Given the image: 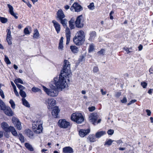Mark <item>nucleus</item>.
I'll list each match as a JSON object with an SVG mask.
<instances>
[{
	"label": "nucleus",
	"mask_w": 153,
	"mask_h": 153,
	"mask_svg": "<svg viewBox=\"0 0 153 153\" xmlns=\"http://www.w3.org/2000/svg\"><path fill=\"white\" fill-rule=\"evenodd\" d=\"M32 90L34 92H36L40 91L41 90L38 88L33 87L32 88Z\"/></svg>",
	"instance_id": "c03bdc74"
},
{
	"label": "nucleus",
	"mask_w": 153,
	"mask_h": 153,
	"mask_svg": "<svg viewBox=\"0 0 153 153\" xmlns=\"http://www.w3.org/2000/svg\"><path fill=\"white\" fill-rule=\"evenodd\" d=\"M18 136L21 143H22L24 142V137L22 134H19Z\"/></svg>",
	"instance_id": "473e14b6"
},
{
	"label": "nucleus",
	"mask_w": 153,
	"mask_h": 153,
	"mask_svg": "<svg viewBox=\"0 0 153 153\" xmlns=\"http://www.w3.org/2000/svg\"><path fill=\"white\" fill-rule=\"evenodd\" d=\"M143 46L142 45H140L138 47L139 50V51H141L143 49Z\"/></svg>",
	"instance_id": "774afa93"
},
{
	"label": "nucleus",
	"mask_w": 153,
	"mask_h": 153,
	"mask_svg": "<svg viewBox=\"0 0 153 153\" xmlns=\"http://www.w3.org/2000/svg\"><path fill=\"white\" fill-rule=\"evenodd\" d=\"M9 103L11 105V107L13 109H15V104L14 101L12 99L10 100Z\"/></svg>",
	"instance_id": "4c0bfd02"
},
{
	"label": "nucleus",
	"mask_w": 153,
	"mask_h": 153,
	"mask_svg": "<svg viewBox=\"0 0 153 153\" xmlns=\"http://www.w3.org/2000/svg\"><path fill=\"white\" fill-rule=\"evenodd\" d=\"M25 34L26 35L29 34L30 32L27 27H26L24 29V30Z\"/></svg>",
	"instance_id": "de8ad7c7"
},
{
	"label": "nucleus",
	"mask_w": 153,
	"mask_h": 153,
	"mask_svg": "<svg viewBox=\"0 0 153 153\" xmlns=\"http://www.w3.org/2000/svg\"><path fill=\"white\" fill-rule=\"evenodd\" d=\"M11 15L13 16L16 19H17L18 17L16 15V14H17V13H15L14 12L10 14Z\"/></svg>",
	"instance_id": "69168bd1"
},
{
	"label": "nucleus",
	"mask_w": 153,
	"mask_h": 153,
	"mask_svg": "<svg viewBox=\"0 0 153 153\" xmlns=\"http://www.w3.org/2000/svg\"><path fill=\"white\" fill-rule=\"evenodd\" d=\"M90 132V130L89 129H81L79 131V134L81 137H84L87 135Z\"/></svg>",
	"instance_id": "ddd939ff"
},
{
	"label": "nucleus",
	"mask_w": 153,
	"mask_h": 153,
	"mask_svg": "<svg viewBox=\"0 0 153 153\" xmlns=\"http://www.w3.org/2000/svg\"><path fill=\"white\" fill-rule=\"evenodd\" d=\"M64 64L63 70L61 71L59 79L58 78L54 79L53 83L51 82L58 89L61 90L65 88L67 84L66 81V76H68L70 73V67L69 62L67 60L64 61Z\"/></svg>",
	"instance_id": "f257e3e1"
},
{
	"label": "nucleus",
	"mask_w": 153,
	"mask_h": 153,
	"mask_svg": "<svg viewBox=\"0 0 153 153\" xmlns=\"http://www.w3.org/2000/svg\"><path fill=\"white\" fill-rule=\"evenodd\" d=\"M39 36V33L38 30L37 29L34 30L33 38L35 39H37Z\"/></svg>",
	"instance_id": "c756f323"
},
{
	"label": "nucleus",
	"mask_w": 153,
	"mask_h": 153,
	"mask_svg": "<svg viewBox=\"0 0 153 153\" xmlns=\"http://www.w3.org/2000/svg\"><path fill=\"white\" fill-rule=\"evenodd\" d=\"M88 8L91 10H93L94 9V3L93 2L91 3L88 6Z\"/></svg>",
	"instance_id": "79ce46f5"
},
{
	"label": "nucleus",
	"mask_w": 153,
	"mask_h": 153,
	"mask_svg": "<svg viewBox=\"0 0 153 153\" xmlns=\"http://www.w3.org/2000/svg\"><path fill=\"white\" fill-rule=\"evenodd\" d=\"M146 113H147V115L148 116H150V115L151 114V112L150 110H149L148 109H146Z\"/></svg>",
	"instance_id": "e2e57ef3"
},
{
	"label": "nucleus",
	"mask_w": 153,
	"mask_h": 153,
	"mask_svg": "<svg viewBox=\"0 0 153 153\" xmlns=\"http://www.w3.org/2000/svg\"><path fill=\"white\" fill-rule=\"evenodd\" d=\"M114 140H112L111 139H109V140H107L105 142L104 145H107L109 146L111 145L112 142H114Z\"/></svg>",
	"instance_id": "7c9ffc66"
},
{
	"label": "nucleus",
	"mask_w": 153,
	"mask_h": 153,
	"mask_svg": "<svg viewBox=\"0 0 153 153\" xmlns=\"http://www.w3.org/2000/svg\"><path fill=\"white\" fill-rule=\"evenodd\" d=\"M127 99L126 97L123 98V99L120 100L121 102L123 103H126L127 102Z\"/></svg>",
	"instance_id": "603ef678"
},
{
	"label": "nucleus",
	"mask_w": 153,
	"mask_h": 153,
	"mask_svg": "<svg viewBox=\"0 0 153 153\" xmlns=\"http://www.w3.org/2000/svg\"><path fill=\"white\" fill-rule=\"evenodd\" d=\"M16 85L17 86V87L19 89L20 91H23V90L25 89V88L22 85H21L18 84H16Z\"/></svg>",
	"instance_id": "a19ab883"
},
{
	"label": "nucleus",
	"mask_w": 153,
	"mask_h": 153,
	"mask_svg": "<svg viewBox=\"0 0 153 153\" xmlns=\"http://www.w3.org/2000/svg\"><path fill=\"white\" fill-rule=\"evenodd\" d=\"M50 87L51 89H48L43 86V88L45 92L50 96L55 97H56L58 94V89L52 83L50 84Z\"/></svg>",
	"instance_id": "f03ea898"
},
{
	"label": "nucleus",
	"mask_w": 153,
	"mask_h": 153,
	"mask_svg": "<svg viewBox=\"0 0 153 153\" xmlns=\"http://www.w3.org/2000/svg\"><path fill=\"white\" fill-rule=\"evenodd\" d=\"M116 142L117 143L119 144L123 143L122 140H120L116 141Z\"/></svg>",
	"instance_id": "338daca9"
},
{
	"label": "nucleus",
	"mask_w": 153,
	"mask_h": 153,
	"mask_svg": "<svg viewBox=\"0 0 153 153\" xmlns=\"http://www.w3.org/2000/svg\"><path fill=\"white\" fill-rule=\"evenodd\" d=\"M23 104L27 107H30V105L28 101L25 98L22 99Z\"/></svg>",
	"instance_id": "c85d7f7f"
},
{
	"label": "nucleus",
	"mask_w": 153,
	"mask_h": 153,
	"mask_svg": "<svg viewBox=\"0 0 153 153\" xmlns=\"http://www.w3.org/2000/svg\"><path fill=\"white\" fill-rule=\"evenodd\" d=\"M25 146L27 149L30 151H33L34 150L33 148L32 147V146L29 143H25Z\"/></svg>",
	"instance_id": "cd10ccee"
},
{
	"label": "nucleus",
	"mask_w": 153,
	"mask_h": 153,
	"mask_svg": "<svg viewBox=\"0 0 153 153\" xmlns=\"http://www.w3.org/2000/svg\"><path fill=\"white\" fill-rule=\"evenodd\" d=\"M98 118V116L96 113H93L90 114L89 119L90 122L91 123L94 125H96L100 123L101 119H99L97 121V120Z\"/></svg>",
	"instance_id": "423d86ee"
},
{
	"label": "nucleus",
	"mask_w": 153,
	"mask_h": 153,
	"mask_svg": "<svg viewBox=\"0 0 153 153\" xmlns=\"http://www.w3.org/2000/svg\"><path fill=\"white\" fill-rule=\"evenodd\" d=\"M106 134L105 131H100L97 132L95 134V137L97 138H99L102 136Z\"/></svg>",
	"instance_id": "4be33fe9"
},
{
	"label": "nucleus",
	"mask_w": 153,
	"mask_h": 153,
	"mask_svg": "<svg viewBox=\"0 0 153 153\" xmlns=\"http://www.w3.org/2000/svg\"><path fill=\"white\" fill-rule=\"evenodd\" d=\"M19 94L21 96L24 98L26 96V94L25 92L23 91H20Z\"/></svg>",
	"instance_id": "58836bf2"
},
{
	"label": "nucleus",
	"mask_w": 153,
	"mask_h": 153,
	"mask_svg": "<svg viewBox=\"0 0 153 153\" xmlns=\"http://www.w3.org/2000/svg\"><path fill=\"white\" fill-rule=\"evenodd\" d=\"M66 44H69L70 39L71 32L67 26L66 27Z\"/></svg>",
	"instance_id": "f8f14e48"
},
{
	"label": "nucleus",
	"mask_w": 153,
	"mask_h": 153,
	"mask_svg": "<svg viewBox=\"0 0 153 153\" xmlns=\"http://www.w3.org/2000/svg\"><path fill=\"white\" fill-rule=\"evenodd\" d=\"M57 18L59 19H64L65 16L62 9H59L57 12Z\"/></svg>",
	"instance_id": "2eb2a0df"
},
{
	"label": "nucleus",
	"mask_w": 153,
	"mask_h": 153,
	"mask_svg": "<svg viewBox=\"0 0 153 153\" xmlns=\"http://www.w3.org/2000/svg\"><path fill=\"white\" fill-rule=\"evenodd\" d=\"M114 132V131L113 130L110 129L107 131V133L108 135H112Z\"/></svg>",
	"instance_id": "8fccbe9b"
},
{
	"label": "nucleus",
	"mask_w": 153,
	"mask_h": 153,
	"mask_svg": "<svg viewBox=\"0 0 153 153\" xmlns=\"http://www.w3.org/2000/svg\"><path fill=\"white\" fill-rule=\"evenodd\" d=\"M64 38L63 37H62L60 39L59 43L58 48L60 49L61 50L63 49V40Z\"/></svg>",
	"instance_id": "393cba45"
},
{
	"label": "nucleus",
	"mask_w": 153,
	"mask_h": 153,
	"mask_svg": "<svg viewBox=\"0 0 153 153\" xmlns=\"http://www.w3.org/2000/svg\"><path fill=\"white\" fill-rule=\"evenodd\" d=\"M123 49L126 51L127 53H129L131 52L132 51L129 50V48L127 47H125L123 48Z\"/></svg>",
	"instance_id": "3c124183"
},
{
	"label": "nucleus",
	"mask_w": 153,
	"mask_h": 153,
	"mask_svg": "<svg viewBox=\"0 0 153 153\" xmlns=\"http://www.w3.org/2000/svg\"><path fill=\"white\" fill-rule=\"evenodd\" d=\"M59 111L60 110L58 107L56 106L54 107L51 112L52 116L55 118L58 117H59L58 114Z\"/></svg>",
	"instance_id": "9b49d317"
},
{
	"label": "nucleus",
	"mask_w": 153,
	"mask_h": 153,
	"mask_svg": "<svg viewBox=\"0 0 153 153\" xmlns=\"http://www.w3.org/2000/svg\"><path fill=\"white\" fill-rule=\"evenodd\" d=\"M88 109L90 111H92L95 110V108L94 106H92L89 107Z\"/></svg>",
	"instance_id": "13d9d810"
},
{
	"label": "nucleus",
	"mask_w": 153,
	"mask_h": 153,
	"mask_svg": "<svg viewBox=\"0 0 153 153\" xmlns=\"http://www.w3.org/2000/svg\"><path fill=\"white\" fill-rule=\"evenodd\" d=\"M14 93L17 96H19V93L16 89V87L13 88Z\"/></svg>",
	"instance_id": "4d7b16f0"
},
{
	"label": "nucleus",
	"mask_w": 153,
	"mask_h": 153,
	"mask_svg": "<svg viewBox=\"0 0 153 153\" xmlns=\"http://www.w3.org/2000/svg\"><path fill=\"white\" fill-rule=\"evenodd\" d=\"M84 33L82 30L78 31L75 34L73 38V41L75 44L77 45H82L85 41Z\"/></svg>",
	"instance_id": "7ed1b4c3"
},
{
	"label": "nucleus",
	"mask_w": 153,
	"mask_h": 153,
	"mask_svg": "<svg viewBox=\"0 0 153 153\" xmlns=\"http://www.w3.org/2000/svg\"><path fill=\"white\" fill-rule=\"evenodd\" d=\"M0 20L1 22L3 23H6L7 21V18L0 16Z\"/></svg>",
	"instance_id": "ea45409f"
},
{
	"label": "nucleus",
	"mask_w": 153,
	"mask_h": 153,
	"mask_svg": "<svg viewBox=\"0 0 153 153\" xmlns=\"http://www.w3.org/2000/svg\"><path fill=\"white\" fill-rule=\"evenodd\" d=\"M12 121L14 125L20 122L19 120L15 117H13L12 118Z\"/></svg>",
	"instance_id": "72a5a7b5"
},
{
	"label": "nucleus",
	"mask_w": 153,
	"mask_h": 153,
	"mask_svg": "<svg viewBox=\"0 0 153 153\" xmlns=\"http://www.w3.org/2000/svg\"><path fill=\"white\" fill-rule=\"evenodd\" d=\"M141 85L143 88H146L147 85V83L145 82H142Z\"/></svg>",
	"instance_id": "864d4df0"
},
{
	"label": "nucleus",
	"mask_w": 153,
	"mask_h": 153,
	"mask_svg": "<svg viewBox=\"0 0 153 153\" xmlns=\"http://www.w3.org/2000/svg\"><path fill=\"white\" fill-rule=\"evenodd\" d=\"M84 56L83 55L81 56L80 58H79V60L80 62H82L84 60Z\"/></svg>",
	"instance_id": "0e129e2a"
},
{
	"label": "nucleus",
	"mask_w": 153,
	"mask_h": 153,
	"mask_svg": "<svg viewBox=\"0 0 153 153\" xmlns=\"http://www.w3.org/2000/svg\"><path fill=\"white\" fill-rule=\"evenodd\" d=\"M4 60L7 64H11V62L10 60L6 56H5Z\"/></svg>",
	"instance_id": "a18cd8bd"
},
{
	"label": "nucleus",
	"mask_w": 153,
	"mask_h": 153,
	"mask_svg": "<svg viewBox=\"0 0 153 153\" xmlns=\"http://www.w3.org/2000/svg\"><path fill=\"white\" fill-rule=\"evenodd\" d=\"M94 46L93 44H91L90 45L88 48V51L89 52L92 51L94 49Z\"/></svg>",
	"instance_id": "37998d69"
},
{
	"label": "nucleus",
	"mask_w": 153,
	"mask_h": 153,
	"mask_svg": "<svg viewBox=\"0 0 153 153\" xmlns=\"http://www.w3.org/2000/svg\"><path fill=\"white\" fill-rule=\"evenodd\" d=\"M58 124L60 127L64 128H68L70 126V123L65 119L60 120L58 121Z\"/></svg>",
	"instance_id": "6e6552de"
},
{
	"label": "nucleus",
	"mask_w": 153,
	"mask_h": 153,
	"mask_svg": "<svg viewBox=\"0 0 153 153\" xmlns=\"http://www.w3.org/2000/svg\"><path fill=\"white\" fill-rule=\"evenodd\" d=\"M12 39L11 36H7L6 40L9 45H11L12 44Z\"/></svg>",
	"instance_id": "2f4dec72"
},
{
	"label": "nucleus",
	"mask_w": 153,
	"mask_h": 153,
	"mask_svg": "<svg viewBox=\"0 0 153 153\" xmlns=\"http://www.w3.org/2000/svg\"><path fill=\"white\" fill-rule=\"evenodd\" d=\"M25 132L27 135L30 139H33L34 138L33 132L30 130L29 129H26Z\"/></svg>",
	"instance_id": "6ab92c4d"
},
{
	"label": "nucleus",
	"mask_w": 153,
	"mask_h": 153,
	"mask_svg": "<svg viewBox=\"0 0 153 153\" xmlns=\"http://www.w3.org/2000/svg\"><path fill=\"white\" fill-rule=\"evenodd\" d=\"M53 24V26L56 30L57 33H59L60 30V26L59 24L55 20L52 21Z\"/></svg>",
	"instance_id": "f3484780"
},
{
	"label": "nucleus",
	"mask_w": 153,
	"mask_h": 153,
	"mask_svg": "<svg viewBox=\"0 0 153 153\" xmlns=\"http://www.w3.org/2000/svg\"><path fill=\"white\" fill-rule=\"evenodd\" d=\"M6 31L7 33V36H11V31L10 29H7Z\"/></svg>",
	"instance_id": "680f3d73"
},
{
	"label": "nucleus",
	"mask_w": 153,
	"mask_h": 153,
	"mask_svg": "<svg viewBox=\"0 0 153 153\" xmlns=\"http://www.w3.org/2000/svg\"><path fill=\"white\" fill-rule=\"evenodd\" d=\"M70 48L73 53H77L79 51L78 48L75 45L71 46Z\"/></svg>",
	"instance_id": "5701e85b"
},
{
	"label": "nucleus",
	"mask_w": 153,
	"mask_h": 153,
	"mask_svg": "<svg viewBox=\"0 0 153 153\" xmlns=\"http://www.w3.org/2000/svg\"><path fill=\"white\" fill-rule=\"evenodd\" d=\"M1 126L3 129H4L6 132H9L10 129L12 126H9L8 124L5 122H2L1 124Z\"/></svg>",
	"instance_id": "4468645a"
},
{
	"label": "nucleus",
	"mask_w": 153,
	"mask_h": 153,
	"mask_svg": "<svg viewBox=\"0 0 153 153\" xmlns=\"http://www.w3.org/2000/svg\"><path fill=\"white\" fill-rule=\"evenodd\" d=\"M72 120L75 122L77 123H81L84 121V119L82 114L79 113H73L71 116Z\"/></svg>",
	"instance_id": "39448f33"
},
{
	"label": "nucleus",
	"mask_w": 153,
	"mask_h": 153,
	"mask_svg": "<svg viewBox=\"0 0 153 153\" xmlns=\"http://www.w3.org/2000/svg\"><path fill=\"white\" fill-rule=\"evenodd\" d=\"M56 101L53 98H48L46 101L47 107L49 109H51L56 104Z\"/></svg>",
	"instance_id": "1a4fd4ad"
},
{
	"label": "nucleus",
	"mask_w": 153,
	"mask_h": 153,
	"mask_svg": "<svg viewBox=\"0 0 153 153\" xmlns=\"http://www.w3.org/2000/svg\"><path fill=\"white\" fill-rule=\"evenodd\" d=\"M14 82L16 84H17V83H19L22 84H23V81L20 78H18L17 79H16L14 80Z\"/></svg>",
	"instance_id": "e433bc0d"
},
{
	"label": "nucleus",
	"mask_w": 153,
	"mask_h": 153,
	"mask_svg": "<svg viewBox=\"0 0 153 153\" xmlns=\"http://www.w3.org/2000/svg\"><path fill=\"white\" fill-rule=\"evenodd\" d=\"M7 6L9 9V12L10 14L13 13V7L10 4H7Z\"/></svg>",
	"instance_id": "c9c22d12"
},
{
	"label": "nucleus",
	"mask_w": 153,
	"mask_h": 153,
	"mask_svg": "<svg viewBox=\"0 0 153 153\" xmlns=\"http://www.w3.org/2000/svg\"><path fill=\"white\" fill-rule=\"evenodd\" d=\"M60 21V23L62 24L63 27L65 28L67 26V20L65 19H59Z\"/></svg>",
	"instance_id": "a878e982"
},
{
	"label": "nucleus",
	"mask_w": 153,
	"mask_h": 153,
	"mask_svg": "<svg viewBox=\"0 0 153 153\" xmlns=\"http://www.w3.org/2000/svg\"><path fill=\"white\" fill-rule=\"evenodd\" d=\"M0 95L1 96V97L4 99V95L3 93V92L2 89L0 88Z\"/></svg>",
	"instance_id": "5fc2aeb1"
},
{
	"label": "nucleus",
	"mask_w": 153,
	"mask_h": 153,
	"mask_svg": "<svg viewBox=\"0 0 153 153\" xmlns=\"http://www.w3.org/2000/svg\"><path fill=\"white\" fill-rule=\"evenodd\" d=\"M43 122L40 120H38L32 124V128L35 133H40L42 132L43 129L42 124Z\"/></svg>",
	"instance_id": "20e7f679"
},
{
	"label": "nucleus",
	"mask_w": 153,
	"mask_h": 153,
	"mask_svg": "<svg viewBox=\"0 0 153 153\" xmlns=\"http://www.w3.org/2000/svg\"><path fill=\"white\" fill-rule=\"evenodd\" d=\"M105 51L104 49H101L100 51H99L97 53L98 54L101 55H103Z\"/></svg>",
	"instance_id": "bf43d9fd"
},
{
	"label": "nucleus",
	"mask_w": 153,
	"mask_h": 153,
	"mask_svg": "<svg viewBox=\"0 0 153 153\" xmlns=\"http://www.w3.org/2000/svg\"><path fill=\"white\" fill-rule=\"evenodd\" d=\"M9 132H11L12 134L14 136H18V134L15 129L13 126H12L10 128Z\"/></svg>",
	"instance_id": "b1692460"
},
{
	"label": "nucleus",
	"mask_w": 153,
	"mask_h": 153,
	"mask_svg": "<svg viewBox=\"0 0 153 153\" xmlns=\"http://www.w3.org/2000/svg\"><path fill=\"white\" fill-rule=\"evenodd\" d=\"M16 127L17 129L20 130L22 129V126L21 125V123L20 122H19L18 123L14 125Z\"/></svg>",
	"instance_id": "f704fd0d"
},
{
	"label": "nucleus",
	"mask_w": 153,
	"mask_h": 153,
	"mask_svg": "<svg viewBox=\"0 0 153 153\" xmlns=\"http://www.w3.org/2000/svg\"><path fill=\"white\" fill-rule=\"evenodd\" d=\"M4 102L1 99H0V109L3 110V107L4 106Z\"/></svg>",
	"instance_id": "49530a36"
},
{
	"label": "nucleus",
	"mask_w": 153,
	"mask_h": 153,
	"mask_svg": "<svg viewBox=\"0 0 153 153\" xmlns=\"http://www.w3.org/2000/svg\"><path fill=\"white\" fill-rule=\"evenodd\" d=\"M62 152L64 153H73L74 152L72 148L70 146H66L62 149Z\"/></svg>",
	"instance_id": "dca6fc26"
},
{
	"label": "nucleus",
	"mask_w": 153,
	"mask_h": 153,
	"mask_svg": "<svg viewBox=\"0 0 153 153\" xmlns=\"http://www.w3.org/2000/svg\"><path fill=\"white\" fill-rule=\"evenodd\" d=\"M121 95V93L120 92H118L116 93L115 96L117 98L119 97Z\"/></svg>",
	"instance_id": "052dcab7"
},
{
	"label": "nucleus",
	"mask_w": 153,
	"mask_h": 153,
	"mask_svg": "<svg viewBox=\"0 0 153 153\" xmlns=\"http://www.w3.org/2000/svg\"><path fill=\"white\" fill-rule=\"evenodd\" d=\"M4 111L6 114L9 116H11L13 114L11 108L9 107H6L4 110Z\"/></svg>",
	"instance_id": "a211bd4d"
},
{
	"label": "nucleus",
	"mask_w": 153,
	"mask_h": 153,
	"mask_svg": "<svg viewBox=\"0 0 153 153\" xmlns=\"http://www.w3.org/2000/svg\"><path fill=\"white\" fill-rule=\"evenodd\" d=\"M137 101L135 99L132 100H131L130 101L129 103L127 104L128 105H130L133 104L134 102H135Z\"/></svg>",
	"instance_id": "6e6d98bb"
},
{
	"label": "nucleus",
	"mask_w": 153,
	"mask_h": 153,
	"mask_svg": "<svg viewBox=\"0 0 153 153\" xmlns=\"http://www.w3.org/2000/svg\"><path fill=\"white\" fill-rule=\"evenodd\" d=\"M93 71L94 73H97L99 71L98 67L96 66H94Z\"/></svg>",
	"instance_id": "09e8293b"
},
{
	"label": "nucleus",
	"mask_w": 153,
	"mask_h": 153,
	"mask_svg": "<svg viewBox=\"0 0 153 153\" xmlns=\"http://www.w3.org/2000/svg\"><path fill=\"white\" fill-rule=\"evenodd\" d=\"M71 10L72 11L74 9L75 11L76 12H79L82 9L81 6L76 2L74 3L70 8Z\"/></svg>",
	"instance_id": "9d476101"
},
{
	"label": "nucleus",
	"mask_w": 153,
	"mask_h": 153,
	"mask_svg": "<svg viewBox=\"0 0 153 153\" xmlns=\"http://www.w3.org/2000/svg\"><path fill=\"white\" fill-rule=\"evenodd\" d=\"M75 22L74 19L72 18L71 20L69 21V27L71 30H72L75 28V27L74 24Z\"/></svg>",
	"instance_id": "412c9836"
},
{
	"label": "nucleus",
	"mask_w": 153,
	"mask_h": 153,
	"mask_svg": "<svg viewBox=\"0 0 153 153\" xmlns=\"http://www.w3.org/2000/svg\"><path fill=\"white\" fill-rule=\"evenodd\" d=\"M95 136L94 135H90L88 137V139L91 142H94L96 140Z\"/></svg>",
	"instance_id": "bb28decb"
},
{
	"label": "nucleus",
	"mask_w": 153,
	"mask_h": 153,
	"mask_svg": "<svg viewBox=\"0 0 153 153\" xmlns=\"http://www.w3.org/2000/svg\"><path fill=\"white\" fill-rule=\"evenodd\" d=\"M89 35L90 37L88 40L91 42H92L94 40V38L96 35V33L95 31H91L89 33Z\"/></svg>",
	"instance_id": "aec40b11"
},
{
	"label": "nucleus",
	"mask_w": 153,
	"mask_h": 153,
	"mask_svg": "<svg viewBox=\"0 0 153 153\" xmlns=\"http://www.w3.org/2000/svg\"><path fill=\"white\" fill-rule=\"evenodd\" d=\"M75 24L76 27L81 28L83 27V18L82 15L78 16L75 22Z\"/></svg>",
	"instance_id": "0eeeda50"
}]
</instances>
